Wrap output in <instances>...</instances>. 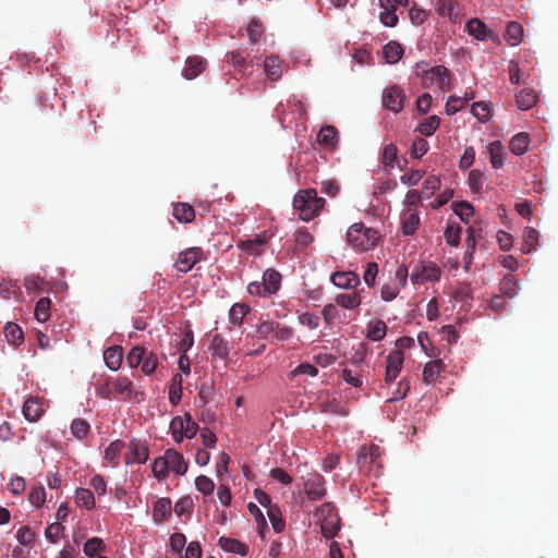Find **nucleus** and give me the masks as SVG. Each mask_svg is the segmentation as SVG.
I'll use <instances>...</instances> for the list:
<instances>
[{
    "mask_svg": "<svg viewBox=\"0 0 558 558\" xmlns=\"http://www.w3.org/2000/svg\"><path fill=\"white\" fill-rule=\"evenodd\" d=\"M292 205L301 220L311 221L319 216L326 201L318 196L315 189H304L296 192Z\"/></svg>",
    "mask_w": 558,
    "mask_h": 558,
    "instance_id": "f257e3e1",
    "label": "nucleus"
},
{
    "mask_svg": "<svg viewBox=\"0 0 558 558\" xmlns=\"http://www.w3.org/2000/svg\"><path fill=\"white\" fill-rule=\"evenodd\" d=\"M96 395L99 398L111 400L114 397L121 396L123 399H132L134 396L133 383L125 376L116 378H105L98 380L95 385Z\"/></svg>",
    "mask_w": 558,
    "mask_h": 558,
    "instance_id": "f03ea898",
    "label": "nucleus"
},
{
    "mask_svg": "<svg viewBox=\"0 0 558 558\" xmlns=\"http://www.w3.org/2000/svg\"><path fill=\"white\" fill-rule=\"evenodd\" d=\"M380 239L379 232L367 228L364 223H353L347 231L348 243L356 251L366 252L373 250Z\"/></svg>",
    "mask_w": 558,
    "mask_h": 558,
    "instance_id": "7ed1b4c3",
    "label": "nucleus"
},
{
    "mask_svg": "<svg viewBox=\"0 0 558 558\" xmlns=\"http://www.w3.org/2000/svg\"><path fill=\"white\" fill-rule=\"evenodd\" d=\"M416 74L421 76L422 85L426 88L437 84L440 88L450 90V71L444 65L428 68L427 63H418Z\"/></svg>",
    "mask_w": 558,
    "mask_h": 558,
    "instance_id": "20e7f679",
    "label": "nucleus"
},
{
    "mask_svg": "<svg viewBox=\"0 0 558 558\" xmlns=\"http://www.w3.org/2000/svg\"><path fill=\"white\" fill-rule=\"evenodd\" d=\"M172 437L177 442H181L183 437L193 438L197 430L198 424L193 421L192 416L186 413L183 417L175 416L170 423Z\"/></svg>",
    "mask_w": 558,
    "mask_h": 558,
    "instance_id": "39448f33",
    "label": "nucleus"
},
{
    "mask_svg": "<svg viewBox=\"0 0 558 558\" xmlns=\"http://www.w3.org/2000/svg\"><path fill=\"white\" fill-rule=\"evenodd\" d=\"M441 270L434 262H420L412 269L410 279L413 284H424L430 281H438Z\"/></svg>",
    "mask_w": 558,
    "mask_h": 558,
    "instance_id": "423d86ee",
    "label": "nucleus"
},
{
    "mask_svg": "<svg viewBox=\"0 0 558 558\" xmlns=\"http://www.w3.org/2000/svg\"><path fill=\"white\" fill-rule=\"evenodd\" d=\"M205 259V253L201 247L194 246L182 251L174 264L180 272H189L197 263Z\"/></svg>",
    "mask_w": 558,
    "mask_h": 558,
    "instance_id": "0eeeda50",
    "label": "nucleus"
},
{
    "mask_svg": "<svg viewBox=\"0 0 558 558\" xmlns=\"http://www.w3.org/2000/svg\"><path fill=\"white\" fill-rule=\"evenodd\" d=\"M304 492L310 500H322L327 494L325 478L318 473L310 474L304 480Z\"/></svg>",
    "mask_w": 558,
    "mask_h": 558,
    "instance_id": "6e6552de",
    "label": "nucleus"
},
{
    "mask_svg": "<svg viewBox=\"0 0 558 558\" xmlns=\"http://www.w3.org/2000/svg\"><path fill=\"white\" fill-rule=\"evenodd\" d=\"M404 361L402 350H393L386 357L385 383H392L400 374Z\"/></svg>",
    "mask_w": 558,
    "mask_h": 558,
    "instance_id": "1a4fd4ad",
    "label": "nucleus"
},
{
    "mask_svg": "<svg viewBox=\"0 0 558 558\" xmlns=\"http://www.w3.org/2000/svg\"><path fill=\"white\" fill-rule=\"evenodd\" d=\"M436 11L441 17H448L452 22H459L463 11L458 0H436Z\"/></svg>",
    "mask_w": 558,
    "mask_h": 558,
    "instance_id": "9d476101",
    "label": "nucleus"
},
{
    "mask_svg": "<svg viewBox=\"0 0 558 558\" xmlns=\"http://www.w3.org/2000/svg\"><path fill=\"white\" fill-rule=\"evenodd\" d=\"M404 98V93L399 86H390L384 92L383 104L388 110L400 112L403 109Z\"/></svg>",
    "mask_w": 558,
    "mask_h": 558,
    "instance_id": "9b49d317",
    "label": "nucleus"
},
{
    "mask_svg": "<svg viewBox=\"0 0 558 558\" xmlns=\"http://www.w3.org/2000/svg\"><path fill=\"white\" fill-rule=\"evenodd\" d=\"M166 463H168L169 471L178 475H184L187 471V462L182 453L175 449H167L165 451Z\"/></svg>",
    "mask_w": 558,
    "mask_h": 558,
    "instance_id": "f8f14e48",
    "label": "nucleus"
},
{
    "mask_svg": "<svg viewBox=\"0 0 558 558\" xmlns=\"http://www.w3.org/2000/svg\"><path fill=\"white\" fill-rule=\"evenodd\" d=\"M331 282L341 289H354L360 283V277L354 271H336L331 275Z\"/></svg>",
    "mask_w": 558,
    "mask_h": 558,
    "instance_id": "ddd939ff",
    "label": "nucleus"
},
{
    "mask_svg": "<svg viewBox=\"0 0 558 558\" xmlns=\"http://www.w3.org/2000/svg\"><path fill=\"white\" fill-rule=\"evenodd\" d=\"M420 225V216L416 209L408 208L401 215L402 232L405 235H412L416 232Z\"/></svg>",
    "mask_w": 558,
    "mask_h": 558,
    "instance_id": "4468645a",
    "label": "nucleus"
},
{
    "mask_svg": "<svg viewBox=\"0 0 558 558\" xmlns=\"http://www.w3.org/2000/svg\"><path fill=\"white\" fill-rule=\"evenodd\" d=\"M22 412L28 422H37L41 417L44 409L37 397H29L25 400Z\"/></svg>",
    "mask_w": 558,
    "mask_h": 558,
    "instance_id": "2eb2a0df",
    "label": "nucleus"
},
{
    "mask_svg": "<svg viewBox=\"0 0 558 558\" xmlns=\"http://www.w3.org/2000/svg\"><path fill=\"white\" fill-rule=\"evenodd\" d=\"M206 61L198 57H189L185 61V66L182 70V75L186 80H193L205 70Z\"/></svg>",
    "mask_w": 558,
    "mask_h": 558,
    "instance_id": "dca6fc26",
    "label": "nucleus"
},
{
    "mask_svg": "<svg viewBox=\"0 0 558 558\" xmlns=\"http://www.w3.org/2000/svg\"><path fill=\"white\" fill-rule=\"evenodd\" d=\"M466 32L478 40H485L493 36V32L488 26L481 20L474 17L471 19L465 25Z\"/></svg>",
    "mask_w": 558,
    "mask_h": 558,
    "instance_id": "f3484780",
    "label": "nucleus"
},
{
    "mask_svg": "<svg viewBox=\"0 0 558 558\" xmlns=\"http://www.w3.org/2000/svg\"><path fill=\"white\" fill-rule=\"evenodd\" d=\"M209 351L214 360H226L230 353V345L220 335L213 336Z\"/></svg>",
    "mask_w": 558,
    "mask_h": 558,
    "instance_id": "a211bd4d",
    "label": "nucleus"
},
{
    "mask_svg": "<svg viewBox=\"0 0 558 558\" xmlns=\"http://www.w3.org/2000/svg\"><path fill=\"white\" fill-rule=\"evenodd\" d=\"M264 70L267 78L276 82L282 75V61L278 56H269L264 61Z\"/></svg>",
    "mask_w": 558,
    "mask_h": 558,
    "instance_id": "6ab92c4d",
    "label": "nucleus"
},
{
    "mask_svg": "<svg viewBox=\"0 0 558 558\" xmlns=\"http://www.w3.org/2000/svg\"><path fill=\"white\" fill-rule=\"evenodd\" d=\"M148 459V449L145 445L135 440L130 442V453L125 458L126 464L145 463Z\"/></svg>",
    "mask_w": 558,
    "mask_h": 558,
    "instance_id": "aec40b11",
    "label": "nucleus"
},
{
    "mask_svg": "<svg viewBox=\"0 0 558 558\" xmlns=\"http://www.w3.org/2000/svg\"><path fill=\"white\" fill-rule=\"evenodd\" d=\"M263 286L266 292L271 295L275 294L281 286V275L274 268H268L263 275Z\"/></svg>",
    "mask_w": 558,
    "mask_h": 558,
    "instance_id": "412c9836",
    "label": "nucleus"
},
{
    "mask_svg": "<svg viewBox=\"0 0 558 558\" xmlns=\"http://www.w3.org/2000/svg\"><path fill=\"white\" fill-rule=\"evenodd\" d=\"M219 546L228 553L238 554L240 556H246L248 553V546L239 539L221 536L218 541Z\"/></svg>",
    "mask_w": 558,
    "mask_h": 558,
    "instance_id": "4be33fe9",
    "label": "nucleus"
},
{
    "mask_svg": "<svg viewBox=\"0 0 558 558\" xmlns=\"http://www.w3.org/2000/svg\"><path fill=\"white\" fill-rule=\"evenodd\" d=\"M538 100L537 94L531 88H523L515 94V104L521 110H529L535 106Z\"/></svg>",
    "mask_w": 558,
    "mask_h": 558,
    "instance_id": "5701e85b",
    "label": "nucleus"
},
{
    "mask_svg": "<svg viewBox=\"0 0 558 558\" xmlns=\"http://www.w3.org/2000/svg\"><path fill=\"white\" fill-rule=\"evenodd\" d=\"M123 350L119 345L108 348L104 352V361L111 371H118L122 364Z\"/></svg>",
    "mask_w": 558,
    "mask_h": 558,
    "instance_id": "b1692460",
    "label": "nucleus"
},
{
    "mask_svg": "<svg viewBox=\"0 0 558 558\" xmlns=\"http://www.w3.org/2000/svg\"><path fill=\"white\" fill-rule=\"evenodd\" d=\"M172 215L181 223H190L195 219V210L189 203L174 204Z\"/></svg>",
    "mask_w": 558,
    "mask_h": 558,
    "instance_id": "393cba45",
    "label": "nucleus"
},
{
    "mask_svg": "<svg viewBox=\"0 0 558 558\" xmlns=\"http://www.w3.org/2000/svg\"><path fill=\"white\" fill-rule=\"evenodd\" d=\"M488 153L493 168L499 169L505 165L506 151L500 141H494L488 145Z\"/></svg>",
    "mask_w": 558,
    "mask_h": 558,
    "instance_id": "a878e982",
    "label": "nucleus"
},
{
    "mask_svg": "<svg viewBox=\"0 0 558 558\" xmlns=\"http://www.w3.org/2000/svg\"><path fill=\"white\" fill-rule=\"evenodd\" d=\"M444 369L445 364L441 360L429 361L423 368V381L425 384L435 381Z\"/></svg>",
    "mask_w": 558,
    "mask_h": 558,
    "instance_id": "bb28decb",
    "label": "nucleus"
},
{
    "mask_svg": "<svg viewBox=\"0 0 558 558\" xmlns=\"http://www.w3.org/2000/svg\"><path fill=\"white\" fill-rule=\"evenodd\" d=\"M530 143H531L530 135L525 132H521V133L515 134L511 138V141L509 143V147H510V150L514 155L520 156V155H523L529 149Z\"/></svg>",
    "mask_w": 558,
    "mask_h": 558,
    "instance_id": "cd10ccee",
    "label": "nucleus"
},
{
    "mask_svg": "<svg viewBox=\"0 0 558 558\" xmlns=\"http://www.w3.org/2000/svg\"><path fill=\"white\" fill-rule=\"evenodd\" d=\"M171 514V500L159 498L153 508V518L156 522H162Z\"/></svg>",
    "mask_w": 558,
    "mask_h": 558,
    "instance_id": "c85d7f7f",
    "label": "nucleus"
},
{
    "mask_svg": "<svg viewBox=\"0 0 558 558\" xmlns=\"http://www.w3.org/2000/svg\"><path fill=\"white\" fill-rule=\"evenodd\" d=\"M385 60L390 63H397L403 56V48L397 41H389L383 49Z\"/></svg>",
    "mask_w": 558,
    "mask_h": 558,
    "instance_id": "c756f323",
    "label": "nucleus"
},
{
    "mask_svg": "<svg viewBox=\"0 0 558 558\" xmlns=\"http://www.w3.org/2000/svg\"><path fill=\"white\" fill-rule=\"evenodd\" d=\"M523 27L518 22H510L507 25L505 39L511 46H517L522 41Z\"/></svg>",
    "mask_w": 558,
    "mask_h": 558,
    "instance_id": "7c9ffc66",
    "label": "nucleus"
},
{
    "mask_svg": "<svg viewBox=\"0 0 558 558\" xmlns=\"http://www.w3.org/2000/svg\"><path fill=\"white\" fill-rule=\"evenodd\" d=\"M499 290L504 296L514 298L519 292V280L512 275H507L500 281Z\"/></svg>",
    "mask_w": 558,
    "mask_h": 558,
    "instance_id": "2f4dec72",
    "label": "nucleus"
},
{
    "mask_svg": "<svg viewBox=\"0 0 558 558\" xmlns=\"http://www.w3.org/2000/svg\"><path fill=\"white\" fill-rule=\"evenodd\" d=\"M362 302V298L359 292L352 293H340L336 296V303L347 310H353L357 307Z\"/></svg>",
    "mask_w": 558,
    "mask_h": 558,
    "instance_id": "473e14b6",
    "label": "nucleus"
},
{
    "mask_svg": "<svg viewBox=\"0 0 558 558\" xmlns=\"http://www.w3.org/2000/svg\"><path fill=\"white\" fill-rule=\"evenodd\" d=\"M124 442L122 440L112 441L105 450L104 459L111 463L112 466H117L119 464V457L121 454L122 449L124 448Z\"/></svg>",
    "mask_w": 558,
    "mask_h": 558,
    "instance_id": "72a5a7b5",
    "label": "nucleus"
},
{
    "mask_svg": "<svg viewBox=\"0 0 558 558\" xmlns=\"http://www.w3.org/2000/svg\"><path fill=\"white\" fill-rule=\"evenodd\" d=\"M319 144L335 146L338 143V131L333 125H326L320 129L317 135Z\"/></svg>",
    "mask_w": 558,
    "mask_h": 558,
    "instance_id": "f704fd0d",
    "label": "nucleus"
},
{
    "mask_svg": "<svg viewBox=\"0 0 558 558\" xmlns=\"http://www.w3.org/2000/svg\"><path fill=\"white\" fill-rule=\"evenodd\" d=\"M538 243V232L534 228H525L521 251L524 254L531 253Z\"/></svg>",
    "mask_w": 558,
    "mask_h": 558,
    "instance_id": "c9c22d12",
    "label": "nucleus"
},
{
    "mask_svg": "<svg viewBox=\"0 0 558 558\" xmlns=\"http://www.w3.org/2000/svg\"><path fill=\"white\" fill-rule=\"evenodd\" d=\"M250 306L245 303H235L232 305L229 312V320L231 324L240 326L243 323L244 317L248 314Z\"/></svg>",
    "mask_w": 558,
    "mask_h": 558,
    "instance_id": "e433bc0d",
    "label": "nucleus"
},
{
    "mask_svg": "<svg viewBox=\"0 0 558 558\" xmlns=\"http://www.w3.org/2000/svg\"><path fill=\"white\" fill-rule=\"evenodd\" d=\"M398 159L397 146L392 143L387 144L383 149L381 162L386 171H390Z\"/></svg>",
    "mask_w": 558,
    "mask_h": 558,
    "instance_id": "4c0bfd02",
    "label": "nucleus"
},
{
    "mask_svg": "<svg viewBox=\"0 0 558 558\" xmlns=\"http://www.w3.org/2000/svg\"><path fill=\"white\" fill-rule=\"evenodd\" d=\"M4 336L9 343L19 345L24 340V335L21 327L14 323H8L4 327Z\"/></svg>",
    "mask_w": 558,
    "mask_h": 558,
    "instance_id": "58836bf2",
    "label": "nucleus"
},
{
    "mask_svg": "<svg viewBox=\"0 0 558 558\" xmlns=\"http://www.w3.org/2000/svg\"><path fill=\"white\" fill-rule=\"evenodd\" d=\"M75 504L81 508L90 510L95 507V497L92 490L87 488H78L75 493Z\"/></svg>",
    "mask_w": 558,
    "mask_h": 558,
    "instance_id": "ea45409f",
    "label": "nucleus"
},
{
    "mask_svg": "<svg viewBox=\"0 0 558 558\" xmlns=\"http://www.w3.org/2000/svg\"><path fill=\"white\" fill-rule=\"evenodd\" d=\"M182 375L177 373L171 380V385L169 387V401L173 405H177L182 397Z\"/></svg>",
    "mask_w": 558,
    "mask_h": 558,
    "instance_id": "a19ab883",
    "label": "nucleus"
},
{
    "mask_svg": "<svg viewBox=\"0 0 558 558\" xmlns=\"http://www.w3.org/2000/svg\"><path fill=\"white\" fill-rule=\"evenodd\" d=\"M320 523V531H322V534L326 537V538H333L339 530H340V518L339 515L338 517H335V518H330V519H327V520H324Z\"/></svg>",
    "mask_w": 558,
    "mask_h": 558,
    "instance_id": "79ce46f5",
    "label": "nucleus"
},
{
    "mask_svg": "<svg viewBox=\"0 0 558 558\" xmlns=\"http://www.w3.org/2000/svg\"><path fill=\"white\" fill-rule=\"evenodd\" d=\"M387 333V326L384 320L377 319L371 323L367 329L366 337L372 341H380Z\"/></svg>",
    "mask_w": 558,
    "mask_h": 558,
    "instance_id": "37998d69",
    "label": "nucleus"
},
{
    "mask_svg": "<svg viewBox=\"0 0 558 558\" xmlns=\"http://www.w3.org/2000/svg\"><path fill=\"white\" fill-rule=\"evenodd\" d=\"M50 304L49 298H40L35 306V317L39 323H45L50 316Z\"/></svg>",
    "mask_w": 558,
    "mask_h": 558,
    "instance_id": "c03bdc74",
    "label": "nucleus"
},
{
    "mask_svg": "<svg viewBox=\"0 0 558 558\" xmlns=\"http://www.w3.org/2000/svg\"><path fill=\"white\" fill-rule=\"evenodd\" d=\"M70 429H71V434L75 438L83 439L88 435V433L90 430V425L87 421H85L83 418H75L72 421Z\"/></svg>",
    "mask_w": 558,
    "mask_h": 558,
    "instance_id": "a18cd8bd",
    "label": "nucleus"
},
{
    "mask_svg": "<svg viewBox=\"0 0 558 558\" xmlns=\"http://www.w3.org/2000/svg\"><path fill=\"white\" fill-rule=\"evenodd\" d=\"M440 118L438 116H430L425 119L417 128V131L424 136H432L439 128Z\"/></svg>",
    "mask_w": 558,
    "mask_h": 558,
    "instance_id": "49530a36",
    "label": "nucleus"
},
{
    "mask_svg": "<svg viewBox=\"0 0 558 558\" xmlns=\"http://www.w3.org/2000/svg\"><path fill=\"white\" fill-rule=\"evenodd\" d=\"M266 243V236L258 234L254 239H247L245 241H242L240 243V248L243 251H247L252 254H257L259 252V248L265 245Z\"/></svg>",
    "mask_w": 558,
    "mask_h": 558,
    "instance_id": "de8ad7c7",
    "label": "nucleus"
},
{
    "mask_svg": "<svg viewBox=\"0 0 558 558\" xmlns=\"http://www.w3.org/2000/svg\"><path fill=\"white\" fill-rule=\"evenodd\" d=\"M105 549V544L99 537H92L84 544V554L90 558L100 555L99 553Z\"/></svg>",
    "mask_w": 558,
    "mask_h": 558,
    "instance_id": "09e8293b",
    "label": "nucleus"
},
{
    "mask_svg": "<svg viewBox=\"0 0 558 558\" xmlns=\"http://www.w3.org/2000/svg\"><path fill=\"white\" fill-rule=\"evenodd\" d=\"M452 207H453V211L465 223H468L469 219L474 215L473 206L466 202H456V203H453Z\"/></svg>",
    "mask_w": 558,
    "mask_h": 558,
    "instance_id": "8fccbe9b",
    "label": "nucleus"
},
{
    "mask_svg": "<svg viewBox=\"0 0 558 558\" xmlns=\"http://www.w3.org/2000/svg\"><path fill=\"white\" fill-rule=\"evenodd\" d=\"M267 514L269 518V521L272 525V529L276 533H280L283 531L286 526V522L282 519L281 511L278 506L272 507L270 510H267Z\"/></svg>",
    "mask_w": 558,
    "mask_h": 558,
    "instance_id": "3c124183",
    "label": "nucleus"
},
{
    "mask_svg": "<svg viewBox=\"0 0 558 558\" xmlns=\"http://www.w3.org/2000/svg\"><path fill=\"white\" fill-rule=\"evenodd\" d=\"M227 61L234 66L235 69H239L240 71H243L246 69V56L244 51L241 50H234L231 52H228L226 54Z\"/></svg>",
    "mask_w": 558,
    "mask_h": 558,
    "instance_id": "603ef678",
    "label": "nucleus"
},
{
    "mask_svg": "<svg viewBox=\"0 0 558 558\" xmlns=\"http://www.w3.org/2000/svg\"><path fill=\"white\" fill-rule=\"evenodd\" d=\"M460 234H461V227L459 225H448L444 236L447 241V243L451 246H458L460 243Z\"/></svg>",
    "mask_w": 558,
    "mask_h": 558,
    "instance_id": "864d4df0",
    "label": "nucleus"
},
{
    "mask_svg": "<svg viewBox=\"0 0 558 558\" xmlns=\"http://www.w3.org/2000/svg\"><path fill=\"white\" fill-rule=\"evenodd\" d=\"M146 349L142 347H134L131 349L126 356L128 364L130 367L135 368L143 363V359L145 357Z\"/></svg>",
    "mask_w": 558,
    "mask_h": 558,
    "instance_id": "5fc2aeb1",
    "label": "nucleus"
},
{
    "mask_svg": "<svg viewBox=\"0 0 558 558\" xmlns=\"http://www.w3.org/2000/svg\"><path fill=\"white\" fill-rule=\"evenodd\" d=\"M320 407H322V412H324V413H330V414H336V415H341V416H345L348 414L344 407L336 399L323 402L320 404Z\"/></svg>",
    "mask_w": 558,
    "mask_h": 558,
    "instance_id": "6e6d98bb",
    "label": "nucleus"
},
{
    "mask_svg": "<svg viewBox=\"0 0 558 558\" xmlns=\"http://www.w3.org/2000/svg\"><path fill=\"white\" fill-rule=\"evenodd\" d=\"M439 187L440 179L436 175H429L425 179L421 192L425 198H429Z\"/></svg>",
    "mask_w": 558,
    "mask_h": 558,
    "instance_id": "4d7b16f0",
    "label": "nucleus"
},
{
    "mask_svg": "<svg viewBox=\"0 0 558 558\" xmlns=\"http://www.w3.org/2000/svg\"><path fill=\"white\" fill-rule=\"evenodd\" d=\"M153 473L159 480H165L169 473L168 463H166L165 454L155 459L153 463Z\"/></svg>",
    "mask_w": 558,
    "mask_h": 558,
    "instance_id": "13d9d810",
    "label": "nucleus"
},
{
    "mask_svg": "<svg viewBox=\"0 0 558 558\" xmlns=\"http://www.w3.org/2000/svg\"><path fill=\"white\" fill-rule=\"evenodd\" d=\"M195 486L204 495H211L215 489L214 481L206 475L197 476L195 478Z\"/></svg>",
    "mask_w": 558,
    "mask_h": 558,
    "instance_id": "bf43d9fd",
    "label": "nucleus"
},
{
    "mask_svg": "<svg viewBox=\"0 0 558 558\" xmlns=\"http://www.w3.org/2000/svg\"><path fill=\"white\" fill-rule=\"evenodd\" d=\"M64 532V526L60 522H53L46 529L45 535L47 539L56 544Z\"/></svg>",
    "mask_w": 558,
    "mask_h": 558,
    "instance_id": "052dcab7",
    "label": "nucleus"
},
{
    "mask_svg": "<svg viewBox=\"0 0 558 558\" xmlns=\"http://www.w3.org/2000/svg\"><path fill=\"white\" fill-rule=\"evenodd\" d=\"M157 366H158V359H157L156 354L153 352L146 351L145 357L143 359V363H142V372L145 375H150L156 371Z\"/></svg>",
    "mask_w": 558,
    "mask_h": 558,
    "instance_id": "680f3d73",
    "label": "nucleus"
},
{
    "mask_svg": "<svg viewBox=\"0 0 558 558\" xmlns=\"http://www.w3.org/2000/svg\"><path fill=\"white\" fill-rule=\"evenodd\" d=\"M263 25L259 21L253 20L247 26V35L251 44L255 45L263 35Z\"/></svg>",
    "mask_w": 558,
    "mask_h": 558,
    "instance_id": "e2e57ef3",
    "label": "nucleus"
},
{
    "mask_svg": "<svg viewBox=\"0 0 558 558\" xmlns=\"http://www.w3.org/2000/svg\"><path fill=\"white\" fill-rule=\"evenodd\" d=\"M466 106L465 99L458 96H450L446 104V113L452 116Z\"/></svg>",
    "mask_w": 558,
    "mask_h": 558,
    "instance_id": "0e129e2a",
    "label": "nucleus"
},
{
    "mask_svg": "<svg viewBox=\"0 0 558 558\" xmlns=\"http://www.w3.org/2000/svg\"><path fill=\"white\" fill-rule=\"evenodd\" d=\"M471 112L474 117H476L481 122H485L490 117V109L484 102H474L471 108Z\"/></svg>",
    "mask_w": 558,
    "mask_h": 558,
    "instance_id": "69168bd1",
    "label": "nucleus"
},
{
    "mask_svg": "<svg viewBox=\"0 0 558 558\" xmlns=\"http://www.w3.org/2000/svg\"><path fill=\"white\" fill-rule=\"evenodd\" d=\"M315 515L317 517L318 521L322 522L324 520L338 517V513L331 502H325L317 509Z\"/></svg>",
    "mask_w": 558,
    "mask_h": 558,
    "instance_id": "338daca9",
    "label": "nucleus"
},
{
    "mask_svg": "<svg viewBox=\"0 0 558 558\" xmlns=\"http://www.w3.org/2000/svg\"><path fill=\"white\" fill-rule=\"evenodd\" d=\"M468 183L473 193H480L483 186V173L480 170H471Z\"/></svg>",
    "mask_w": 558,
    "mask_h": 558,
    "instance_id": "774afa93",
    "label": "nucleus"
}]
</instances>
